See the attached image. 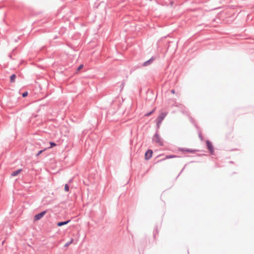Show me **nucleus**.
I'll use <instances>...</instances> for the list:
<instances>
[{
    "label": "nucleus",
    "mask_w": 254,
    "mask_h": 254,
    "mask_svg": "<svg viewBox=\"0 0 254 254\" xmlns=\"http://www.w3.org/2000/svg\"><path fill=\"white\" fill-rule=\"evenodd\" d=\"M64 190V191L66 192H68L69 191V186L68 184H66L65 185Z\"/></svg>",
    "instance_id": "18"
},
{
    "label": "nucleus",
    "mask_w": 254,
    "mask_h": 254,
    "mask_svg": "<svg viewBox=\"0 0 254 254\" xmlns=\"http://www.w3.org/2000/svg\"><path fill=\"white\" fill-rule=\"evenodd\" d=\"M50 147H49L48 148H52L57 145V144L55 142H53V141H50Z\"/></svg>",
    "instance_id": "17"
},
{
    "label": "nucleus",
    "mask_w": 254,
    "mask_h": 254,
    "mask_svg": "<svg viewBox=\"0 0 254 254\" xmlns=\"http://www.w3.org/2000/svg\"><path fill=\"white\" fill-rule=\"evenodd\" d=\"M16 75L15 74H12L10 76V82L13 83L15 81Z\"/></svg>",
    "instance_id": "12"
},
{
    "label": "nucleus",
    "mask_w": 254,
    "mask_h": 254,
    "mask_svg": "<svg viewBox=\"0 0 254 254\" xmlns=\"http://www.w3.org/2000/svg\"><path fill=\"white\" fill-rule=\"evenodd\" d=\"M158 233H159V231L158 230V229H157V226L155 227V229L153 231V237L154 238H156V236L158 235Z\"/></svg>",
    "instance_id": "13"
},
{
    "label": "nucleus",
    "mask_w": 254,
    "mask_h": 254,
    "mask_svg": "<svg viewBox=\"0 0 254 254\" xmlns=\"http://www.w3.org/2000/svg\"><path fill=\"white\" fill-rule=\"evenodd\" d=\"M152 154H153V151L150 149H148L145 153V155H144L145 159L146 160H148L150 159L152 157Z\"/></svg>",
    "instance_id": "6"
},
{
    "label": "nucleus",
    "mask_w": 254,
    "mask_h": 254,
    "mask_svg": "<svg viewBox=\"0 0 254 254\" xmlns=\"http://www.w3.org/2000/svg\"><path fill=\"white\" fill-rule=\"evenodd\" d=\"M177 157H180L179 156L175 155H167L166 156V157L164 159H162L161 160H164L167 159H171V158H177Z\"/></svg>",
    "instance_id": "11"
},
{
    "label": "nucleus",
    "mask_w": 254,
    "mask_h": 254,
    "mask_svg": "<svg viewBox=\"0 0 254 254\" xmlns=\"http://www.w3.org/2000/svg\"><path fill=\"white\" fill-rule=\"evenodd\" d=\"M14 51H15V49H13L12 50V52L8 55L9 58L11 60H13V59L12 58V54L13 53H14Z\"/></svg>",
    "instance_id": "22"
},
{
    "label": "nucleus",
    "mask_w": 254,
    "mask_h": 254,
    "mask_svg": "<svg viewBox=\"0 0 254 254\" xmlns=\"http://www.w3.org/2000/svg\"><path fill=\"white\" fill-rule=\"evenodd\" d=\"M187 166V164H186L184 166V167L182 169V170H181V171L180 172V173L179 174V175L177 176V177H176V179H177L179 176H180V175L184 171V170L185 168V167Z\"/></svg>",
    "instance_id": "23"
},
{
    "label": "nucleus",
    "mask_w": 254,
    "mask_h": 254,
    "mask_svg": "<svg viewBox=\"0 0 254 254\" xmlns=\"http://www.w3.org/2000/svg\"><path fill=\"white\" fill-rule=\"evenodd\" d=\"M229 163H233V161H230V162H229Z\"/></svg>",
    "instance_id": "30"
},
{
    "label": "nucleus",
    "mask_w": 254,
    "mask_h": 254,
    "mask_svg": "<svg viewBox=\"0 0 254 254\" xmlns=\"http://www.w3.org/2000/svg\"><path fill=\"white\" fill-rule=\"evenodd\" d=\"M156 59V57L154 56H152L150 59L144 62L142 65L143 66H147L153 63L154 60Z\"/></svg>",
    "instance_id": "5"
},
{
    "label": "nucleus",
    "mask_w": 254,
    "mask_h": 254,
    "mask_svg": "<svg viewBox=\"0 0 254 254\" xmlns=\"http://www.w3.org/2000/svg\"><path fill=\"white\" fill-rule=\"evenodd\" d=\"M156 122L157 128L158 129L160 127V126L161 124V122H160V123H159L158 121H157V120H156Z\"/></svg>",
    "instance_id": "21"
},
{
    "label": "nucleus",
    "mask_w": 254,
    "mask_h": 254,
    "mask_svg": "<svg viewBox=\"0 0 254 254\" xmlns=\"http://www.w3.org/2000/svg\"><path fill=\"white\" fill-rule=\"evenodd\" d=\"M175 90H174V89H172V90H171V92L172 93H173V94L175 93Z\"/></svg>",
    "instance_id": "26"
},
{
    "label": "nucleus",
    "mask_w": 254,
    "mask_h": 254,
    "mask_svg": "<svg viewBox=\"0 0 254 254\" xmlns=\"http://www.w3.org/2000/svg\"><path fill=\"white\" fill-rule=\"evenodd\" d=\"M187 166V164H186L184 166V167L182 169V170H181V171L180 172V173L179 174V175L177 176V177H176V179H177L179 176H180V175L184 171V170L185 168V167Z\"/></svg>",
    "instance_id": "24"
},
{
    "label": "nucleus",
    "mask_w": 254,
    "mask_h": 254,
    "mask_svg": "<svg viewBox=\"0 0 254 254\" xmlns=\"http://www.w3.org/2000/svg\"><path fill=\"white\" fill-rule=\"evenodd\" d=\"M22 171V169H18L13 171L10 174V177H15L19 175Z\"/></svg>",
    "instance_id": "9"
},
{
    "label": "nucleus",
    "mask_w": 254,
    "mask_h": 254,
    "mask_svg": "<svg viewBox=\"0 0 254 254\" xmlns=\"http://www.w3.org/2000/svg\"><path fill=\"white\" fill-rule=\"evenodd\" d=\"M152 140L154 142L159 143L160 146L163 145V142L161 140L157 131H156L155 134L153 136Z\"/></svg>",
    "instance_id": "2"
},
{
    "label": "nucleus",
    "mask_w": 254,
    "mask_h": 254,
    "mask_svg": "<svg viewBox=\"0 0 254 254\" xmlns=\"http://www.w3.org/2000/svg\"><path fill=\"white\" fill-rule=\"evenodd\" d=\"M47 212V210L43 211L40 213L35 214L34 216V221H37L40 220Z\"/></svg>",
    "instance_id": "3"
},
{
    "label": "nucleus",
    "mask_w": 254,
    "mask_h": 254,
    "mask_svg": "<svg viewBox=\"0 0 254 254\" xmlns=\"http://www.w3.org/2000/svg\"><path fill=\"white\" fill-rule=\"evenodd\" d=\"M73 241V239L71 238L69 241L66 243L65 245H64V247H68Z\"/></svg>",
    "instance_id": "14"
},
{
    "label": "nucleus",
    "mask_w": 254,
    "mask_h": 254,
    "mask_svg": "<svg viewBox=\"0 0 254 254\" xmlns=\"http://www.w3.org/2000/svg\"><path fill=\"white\" fill-rule=\"evenodd\" d=\"M178 150L180 151H182V152L185 151V152H187L188 153H194V152H195L196 151H197V150H195V149H190V148H182V147H179L178 148Z\"/></svg>",
    "instance_id": "8"
},
{
    "label": "nucleus",
    "mask_w": 254,
    "mask_h": 254,
    "mask_svg": "<svg viewBox=\"0 0 254 254\" xmlns=\"http://www.w3.org/2000/svg\"><path fill=\"white\" fill-rule=\"evenodd\" d=\"M173 3H174L173 1H171V2H170V4H171V5H173Z\"/></svg>",
    "instance_id": "29"
},
{
    "label": "nucleus",
    "mask_w": 254,
    "mask_h": 254,
    "mask_svg": "<svg viewBox=\"0 0 254 254\" xmlns=\"http://www.w3.org/2000/svg\"><path fill=\"white\" fill-rule=\"evenodd\" d=\"M70 221H71L70 219H68V220H67L66 221H60L57 223V225L58 227H61L62 226L67 224L68 223H69L70 222Z\"/></svg>",
    "instance_id": "10"
},
{
    "label": "nucleus",
    "mask_w": 254,
    "mask_h": 254,
    "mask_svg": "<svg viewBox=\"0 0 254 254\" xmlns=\"http://www.w3.org/2000/svg\"><path fill=\"white\" fill-rule=\"evenodd\" d=\"M206 145L207 149L209 151L210 154L211 155H214V148L213 147V145L212 142L209 140H206Z\"/></svg>",
    "instance_id": "1"
},
{
    "label": "nucleus",
    "mask_w": 254,
    "mask_h": 254,
    "mask_svg": "<svg viewBox=\"0 0 254 254\" xmlns=\"http://www.w3.org/2000/svg\"><path fill=\"white\" fill-rule=\"evenodd\" d=\"M119 2H124L126 0H117Z\"/></svg>",
    "instance_id": "27"
},
{
    "label": "nucleus",
    "mask_w": 254,
    "mask_h": 254,
    "mask_svg": "<svg viewBox=\"0 0 254 254\" xmlns=\"http://www.w3.org/2000/svg\"><path fill=\"white\" fill-rule=\"evenodd\" d=\"M154 110H155L154 109V110H152V111H150V112H148V113H146V114H145V116L148 117V116H150V115H152V114H153V113L154 112Z\"/></svg>",
    "instance_id": "19"
},
{
    "label": "nucleus",
    "mask_w": 254,
    "mask_h": 254,
    "mask_svg": "<svg viewBox=\"0 0 254 254\" xmlns=\"http://www.w3.org/2000/svg\"><path fill=\"white\" fill-rule=\"evenodd\" d=\"M28 92L27 91H25L22 93V96L23 98L27 97L28 96Z\"/></svg>",
    "instance_id": "20"
},
{
    "label": "nucleus",
    "mask_w": 254,
    "mask_h": 254,
    "mask_svg": "<svg viewBox=\"0 0 254 254\" xmlns=\"http://www.w3.org/2000/svg\"><path fill=\"white\" fill-rule=\"evenodd\" d=\"M167 113L166 112H162L161 113L158 117L156 118V120L158 121V122L160 123L162 122V121L164 119L165 117L167 116Z\"/></svg>",
    "instance_id": "7"
},
{
    "label": "nucleus",
    "mask_w": 254,
    "mask_h": 254,
    "mask_svg": "<svg viewBox=\"0 0 254 254\" xmlns=\"http://www.w3.org/2000/svg\"><path fill=\"white\" fill-rule=\"evenodd\" d=\"M167 50H169L170 49H173L175 50L177 49V43L174 41L168 42Z\"/></svg>",
    "instance_id": "4"
},
{
    "label": "nucleus",
    "mask_w": 254,
    "mask_h": 254,
    "mask_svg": "<svg viewBox=\"0 0 254 254\" xmlns=\"http://www.w3.org/2000/svg\"><path fill=\"white\" fill-rule=\"evenodd\" d=\"M72 179H70V180H69V181H68V183H71V182H72Z\"/></svg>",
    "instance_id": "28"
},
{
    "label": "nucleus",
    "mask_w": 254,
    "mask_h": 254,
    "mask_svg": "<svg viewBox=\"0 0 254 254\" xmlns=\"http://www.w3.org/2000/svg\"><path fill=\"white\" fill-rule=\"evenodd\" d=\"M84 66V65L83 64H80L77 68H76V72H78L79 71H80Z\"/></svg>",
    "instance_id": "16"
},
{
    "label": "nucleus",
    "mask_w": 254,
    "mask_h": 254,
    "mask_svg": "<svg viewBox=\"0 0 254 254\" xmlns=\"http://www.w3.org/2000/svg\"><path fill=\"white\" fill-rule=\"evenodd\" d=\"M198 135H199V137L200 139V140H203V137H202V136L201 132L199 131L198 132Z\"/></svg>",
    "instance_id": "25"
},
{
    "label": "nucleus",
    "mask_w": 254,
    "mask_h": 254,
    "mask_svg": "<svg viewBox=\"0 0 254 254\" xmlns=\"http://www.w3.org/2000/svg\"><path fill=\"white\" fill-rule=\"evenodd\" d=\"M47 149V148H45L42 150H39L35 155L36 157L39 156L41 154H42L44 151H45Z\"/></svg>",
    "instance_id": "15"
}]
</instances>
